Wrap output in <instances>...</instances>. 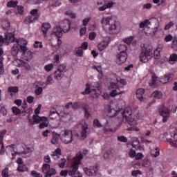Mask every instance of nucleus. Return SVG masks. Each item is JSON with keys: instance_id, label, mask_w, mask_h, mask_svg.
I'll return each mask as SVG.
<instances>
[{"instance_id": "nucleus-1", "label": "nucleus", "mask_w": 177, "mask_h": 177, "mask_svg": "<svg viewBox=\"0 0 177 177\" xmlns=\"http://www.w3.org/2000/svg\"><path fill=\"white\" fill-rule=\"evenodd\" d=\"M100 23L105 32H109V34H117L120 26H118V22L114 20L112 15L102 17Z\"/></svg>"}, {"instance_id": "nucleus-2", "label": "nucleus", "mask_w": 177, "mask_h": 177, "mask_svg": "<svg viewBox=\"0 0 177 177\" xmlns=\"http://www.w3.org/2000/svg\"><path fill=\"white\" fill-rule=\"evenodd\" d=\"M84 158V156L81 151H79L75 157L72 159L71 166V170L68 171L69 176L72 177H83L82 173L78 171V168H80V164H81V160Z\"/></svg>"}, {"instance_id": "nucleus-3", "label": "nucleus", "mask_w": 177, "mask_h": 177, "mask_svg": "<svg viewBox=\"0 0 177 177\" xmlns=\"http://www.w3.org/2000/svg\"><path fill=\"white\" fill-rule=\"evenodd\" d=\"M122 115L123 121H126L131 127H136L138 125V120L142 118V113H139L134 118H132V109H131V107H126L122 113Z\"/></svg>"}, {"instance_id": "nucleus-4", "label": "nucleus", "mask_w": 177, "mask_h": 177, "mask_svg": "<svg viewBox=\"0 0 177 177\" xmlns=\"http://www.w3.org/2000/svg\"><path fill=\"white\" fill-rule=\"evenodd\" d=\"M109 89L111 90L110 95L112 97H115L118 95H122L124 93V86H118L115 83H110Z\"/></svg>"}, {"instance_id": "nucleus-5", "label": "nucleus", "mask_w": 177, "mask_h": 177, "mask_svg": "<svg viewBox=\"0 0 177 177\" xmlns=\"http://www.w3.org/2000/svg\"><path fill=\"white\" fill-rule=\"evenodd\" d=\"M5 40L7 41V42H15V44H18L19 45V48L21 50V46H27V40L25 39H16L15 38V35L12 34L6 35Z\"/></svg>"}, {"instance_id": "nucleus-6", "label": "nucleus", "mask_w": 177, "mask_h": 177, "mask_svg": "<svg viewBox=\"0 0 177 177\" xmlns=\"http://www.w3.org/2000/svg\"><path fill=\"white\" fill-rule=\"evenodd\" d=\"M61 140L65 145L73 143V131L71 130H64L61 133Z\"/></svg>"}, {"instance_id": "nucleus-7", "label": "nucleus", "mask_w": 177, "mask_h": 177, "mask_svg": "<svg viewBox=\"0 0 177 177\" xmlns=\"http://www.w3.org/2000/svg\"><path fill=\"white\" fill-rule=\"evenodd\" d=\"M152 58L153 52L147 48L142 49L139 55L140 62L142 63H147V62H149V60H151Z\"/></svg>"}, {"instance_id": "nucleus-8", "label": "nucleus", "mask_w": 177, "mask_h": 177, "mask_svg": "<svg viewBox=\"0 0 177 177\" xmlns=\"http://www.w3.org/2000/svg\"><path fill=\"white\" fill-rule=\"evenodd\" d=\"M81 131H80V135L77 133L76 137L77 139H80V140H84L86 139V136L88 135V131L89 129V126L88 125V123L86 122H84L83 123H81Z\"/></svg>"}, {"instance_id": "nucleus-9", "label": "nucleus", "mask_w": 177, "mask_h": 177, "mask_svg": "<svg viewBox=\"0 0 177 177\" xmlns=\"http://www.w3.org/2000/svg\"><path fill=\"white\" fill-rule=\"evenodd\" d=\"M104 111L108 117L113 118V117L118 115L120 109H115L111 105L107 104L104 106Z\"/></svg>"}, {"instance_id": "nucleus-10", "label": "nucleus", "mask_w": 177, "mask_h": 177, "mask_svg": "<svg viewBox=\"0 0 177 177\" xmlns=\"http://www.w3.org/2000/svg\"><path fill=\"white\" fill-rule=\"evenodd\" d=\"M84 172L88 176H96L97 171H99V165H94L88 167L83 168Z\"/></svg>"}, {"instance_id": "nucleus-11", "label": "nucleus", "mask_w": 177, "mask_h": 177, "mask_svg": "<svg viewBox=\"0 0 177 177\" xmlns=\"http://www.w3.org/2000/svg\"><path fill=\"white\" fill-rule=\"evenodd\" d=\"M6 153L7 156H9L11 160H15V158H16V155L19 154L15 145L7 146L6 148Z\"/></svg>"}, {"instance_id": "nucleus-12", "label": "nucleus", "mask_w": 177, "mask_h": 177, "mask_svg": "<svg viewBox=\"0 0 177 177\" xmlns=\"http://www.w3.org/2000/svg\"><path fill=\"white\" fill-rule=\"evenodd\" d=\"M44 174H46V177H52L53 175H56V169L54 168L50 169L49 164H44L42 167Z\"/></svg>"}, {"instance_id": "nucleus-13", "label": "nucleus", "mask_w": 177, "mask_h": 177, "mask_svg": "<svg viewBox=\"0 0 177 177\" xmlns=\"http://www.w3.org/2000/svg\"><path fill=\"white\" fill-rule=\"evenodd\" d=\"M21 52H23V56H24V59H25V60H31V59H32V57H34V53L28 50V48H27V46H21Z\"/></svg>"}, {"instance_id": "nucleus-14", "label": "nucleus", "mask_w": 177, "mask_h": 177, "mask_svg": "<svg viewBox=\"0 0 177 177\" xmlns=\"http://www.w3.org/2000/svg\"><path fill=\"white\" fill-rule=\"evenodd\" d=\"M28 120L30 125L39 124L41 121H48V118H46V117H39L38 115H33L32 118H28Z\"/></svg>"}, {"instance_id": "nucleus-15", "label": "nucleus", "mask_w": 177, "mask_h": 177, "mask_svg": "<svg viewBox=\"0 0 177 177\" xmlns=\"http://www.w3.org/2000/svg\"><path fill=\"white\" fill-rule=\"evenodd\" d=\"M159 113L160 115L162 117L163 122H167V121L169 120V111H168V108L165 106H162L159 109Z\"/></svg>"}, {"instance_id": "nucleus-16", "label": "nucleus", "mask_w": 177, "mask_h": 177, "mask_svg": "<svg viewBox=\"0 0 177 177\" xmlns=\"http://www.w3.org/2000/svg\"><path fill=\"white\" fill-rule=\"evenodd\" d=\"M109 44L110 40L106 37H104L102 41L97 44V49L100 50V52H103V50H106Z\"/></svg>"}, {"instance_id": "nucleus-17", "label": "nucleus", "mask_w": 177, "mask_h": 177, "mask_svg": "<svg viewBox=\"0 0 177 177\" xmlns=\"http://www.w3.org/2000/svg\"><path fill=\"white\" fill-rule=\"evenodd\" d=\"M6 130L3 129L0 131V154L1 156H3L5 154V146L3 145V138L5 135H6Z\"/></svg>"}, {"instance_id": "nucleus-18", "label": "nucleus", "mask_w": 177, "mask_h": 177, "mask_svg": "<svg viewBox=\"0 0 177 177\" xmlns=\"http://www.w3.org/2000/svg\"><path fill=\"white\" fill-rule=\"evenodd\" d=\"M128 55H127V53H120L116 56V63L117 64H122V63H125L127 62V58Z\"/></svg>"}, {"instance_id": "nucleus-19", "label": "nucleus", "mask_w": 177, "mask_h": 177, "mask_svg": "<svg viewBox=\"0 0 177 177\" xmlns=\"http://www.w3.org/2000/svg\"><path fill=\"white\" fill-rule=\"evenodd\" d=\"M32 153L31 148L28 147H24L21 148V151L18 152L19 156H25V157H30Z\"/></svg>"}, {"instance_id": "nucleus-20", "label": "nucleus", "mask_w": 177, "mask_h": 177, "mask_svg": "<svg viewBox=\"0 0 177 177\" xmlns=\"http://www.w3.org/2000/svg\"><path fill=\"white\" fill-rule=\"evenodd\" d=\"M63 32H68L71 28V21L65 19L61 25Z\"/></svg>"}, {"instance_id": "nucleus-21", "label": "nucleus", "mask_w": 177, "mask_h": 177, "mask_svg": "<svg viewBox=\"0 0 177 177\" xmlns=\"http://www.w3.org/2000/svg\"><path fill=\"white\" fill-rule=\"evenodd\" d=\"M51 35L57 37V38H62L63 36V29L60 26H57L53 29Z\"/></svg>"}, {"instance_id": "nucleus-22", "label": "nucleus", "mask_w": 177, "mask_h": 177, "mask_svg": "<svg viewBox=\"0 0 177 177\" xmlns=\"http://www.w3.org/2000/svg\"><path fill=\"white\" fill-rule=\"evenodd\" d=\"M58 117H63V112H57L56 109H53L50 111L49 118H51V120H56Z\"/></svg>"}, {"instance_id": "nucleus-23", "label": "nucleus", "mask_w": 177, "mask_h": 177, "mask_svg": "<svg viewBox=\"0 0 177 177\" xmlns=\"http://www.w3.org/2000/svg\"><path fill=\"white\" fill-rule=\"evenodd\" d=\"M114 5H115V3L111 1L109 3H107L106 4H104L100 7H98V10L100 12H104V10H106V9H110L111 8H113V6H114Z\"/></svg>"}, {"instance_id": "nucleus-24", "label": "nucleus", "mask_w": 177, "mask_h": 177, "mask_svg": "<svg viewBox=\"0 0 177 177\" xmlns=\"http://www.w3.org/2000/svg\"><path fill=\"white\" fill-rule=\"evenodd\" d=\"M172 77H174V75L168 74L160 78V84H167V82H171V81L173 80Z\"/></svg>"}, {"instance_id": "nucleus-25", "label": "nucleus", "mask_w": 177, "mask_h": 177, "mask_svg": "<svg viewBox=\"0 0 177 177\" xmlns=\"http://www.w3.org/2000/svg\"><path fill=\"white\" fill-rule=\"evenodd\" d=\"M162 49H164V46L159 45L158 47L154 50L153 52V56L155 59H160L161 57V52L162 51Z\"/></svg>"}, {"instance_id": "nucleus-26", "label": "nucleus", "mask_w": 177, "mask_h": 177, "mask_svg": "<svg viewBox=\"0 0 177 177\" xmlns=\"http://www.w3.org/2000/svg\"><path fill=\"white\" fill-rule=\"evenodd\" d=\"M20 44L15 43L12 48L11 53L12 56H17L19 55V52H20Z\"/></svg>"}, {"instance_id": "nucleus-27", "label": "nucleus", "mask_w": 177, "mask_h": 177, "mask_svg": "<svg viewBox=\"0 0 177 177\" xmlns=\"http://www.w3.org/2000/svg\"><path fill=\"white\" fill-rule=\"evenodd\" d=\"M62 156V149L60 148H57L55 149L54 152L51 154V156L54 160H57L59 158H60V156Z\"/></svg>"}, {"instance_id": "nucleus-28", "label": "nucleus", "mask_w": 177, "mask_h": 177, "mask_svg": "<svg viewBox=\"0 0 177 177\" xmlns=\"http://www.w3.org/2000/svg\"><path fill=\"white\" fill-rule=\"evenodd\" d=\"M60 138V134L53 132V138L50 140L52 145H57L59 143V139Z\"/></svg>"}, {"instance_id": "nucleus-29", "label": "nucleus", "mask_w": 177, "mask_h": 177, "mask_svg": "<svg viewBox=\"0 0 177 177\" xmlns=\"http://www.w3.org/2000/svg\"><path fill=\"white\" fill-rule=\"evenodd\" d=\"M2 55H3V49L0 48V75L3 74V57H2Z\"/></svg>"}, {"instance_id": "nucleus-30", "label": "nucleus", "mask_w": 177, "mask_h": 177, "mask_svg": "<svg viewBox=\"0 0 177 177\" xmlns=\"http://www.w3.org/2000/svg\"><path fill=\"white\" fill-rule=\"evenodd\" d=\"M143 95H145V90L144 88H139L136 91V95L138 99L140 100V102H143V100L145 99L143 97Z\"/></svg>"}, {"instance_id": "nucleus-31", "label": "nucleus", "mask_w": 177, "mask_h": 177, "mask_svg": "<svg viewBox=\"0 0 177 177\" xmlns=\"http://www.w3.org/2000/svg\"><path fill=\"white\" fill-rule=\"evenodd\" d=\"M64 77V73L63 72H61L60 71H55L54 73V78L55 80H57V81H60L62 78Z\"/></svg>"}, {"instance_id": "nucleus-32", "label": "nucleus", "mask_w": 177, "mask_h": 177, "mask_svg": "<svg viewBox=\"0 0 177 177\" xmlns=\"http://www.w3.org/2000/svg\"><path fill=\"white\" fill-rule=\"evenodd\" d=\"M49 28H50V24L46 23L42 24L41 30L44 37H46V32H48V30H49Z\"/></svg>"}, {"instance_id": "nucleus-33", "label": "nucleus", "mask_w": 177, "mask_h": 177, "mask_svg": "<svg viewBox=\"0 0 177 177\" xmlns=\"http://www.w3.org/2000/svg\"><path fill=\"white\" fill-rule=\"evenodd\" d=\"M35 20H38V16L33 17L32 16L26 17L24 21L25 24H30V23H34Z\"/></svg>"}, {"instance_id": "nucleus-34", "label": "nucleus", "mask_w": 177, "mask_h": 177, "mask_svg": "<svg viewBox=\"0 0 177 177\" xmlns=\"http://www.w3.org/2000/svg\"><path fill=\"white\" fill-rule=\"evenodd\" d=\"M152 97H156V99H162L164 95L160 91H155L152 93Z\"/></svg>"}, {"instance_id": "nucleus-35", "label": "nucleus", "mask_w": 177, "mask_h": 177, "mask_svg": "<svg viewBox=\"0 0 177 177\" xmlns=\"http://www.w3.org/2000/svg\"><path fill=\"white\" fill-rule=\"evenodd\" d=\"M152 82L149 83V86H151L152 85H160V78H158L157 76L153 75L151 77Z\"/></svg>"}, {"instance_id": "nucleus-36", "label": "nucleus", "mask_w": 177, "mask_h": 177, "mask_svg": "<svg viewBox=\"0 0 177 177\" xmlns=\"http://www.w3.org/2000/svg\"><path fill=\"white\" fill-rule=\"evenodd\" d=\"M151 156L154 158H157L160 156V148L156 147L154 149L151 150Z\"/></svg>"}, {"instance_id": "nucleus-37", "label": "nucleus", "mask_w": 177, "mask_h": 177, "mask_svg": "<svg viewBox=\"0 0 177 177\" xmlns=\"http://www.w3.org/2000/svg\"><path fill=\"white\" fill-rule=\"evenodd\" d=\"M175 62H177V54L173 53L169 58V63L170 64H174Z\"/></svg>"}, {"instance_id": "nucleus-38", "label": "nucleus", "mask_w": 177, "mask_h": 177, "mask_svg": "<svg viewBox=\"0 0 177 177\" xmlns=\"http://www.w3.org/2000/svg\"><path fill=\"white\" fill-rule=\"evenodd\" d=\"M55 68V65L53 64H48L44 66V70L46 73H50L52 70Z\"/></svg>"}, {"instance_id": "nucleus-39", "label": "nucleus", "mask_w": 177, "mask_h": 177, "mask_svg": "<svg viewBox=\"0 0 177 177\" xmlns=\"http://www.w3.org/2000/svg\"><path fill=\"white\" fill-rule=\"evenodd\" d=\"M118 49L120 53H127V51L128 50V47H127L125 44H120L118 46Z\"/></svg>"}, {"instance_id": "nucleus-40", "label": "nucleus", "mask_w": 177, "mask_h": 177, "mask_svg": "<svg viewBox=\"0 0 177 177\" xmlns=\"http://www.w3.org/2000/svg\"><path fill=\"white\" fill-rule=\"evenodd\" d=\"M91 93V85L89 84H86V88L84 91L82 92V95H89Z\"/></svg>"}, {"instance_id": "nucleus-41", "label": "nucleus", "mask_w": 177, "mask_h": 177, "mask_svg": "<svg viewBox=\"0 0 177 177\" xmlns=\"http://www.w3.org/2000/svg\"><path fill=\"white\" fill-rule=\"evenodd\" d=\"M66 64H62L59 65L57 70L58 71H61V73H63L64 74L66 73Z\"/></svg>"}, {"instance_id": "nucleus-42", "label": "nucleus", "mask_w": 177, "mask_h": 177, "mask_svg": "<svg viewBox=\"0 0 177 177\" xmlns=\"http://www.w3.org/2000/svg\"><path fill=\"white\" fill-rule=\"evenodd\" d=\"M19 1H11L7 3L8 8H16L17 6Z\"/></svg>"}, {"instance_id": "nucleus-43", "label": "nucleus", "mask_w": 177, "mask_h": 177, "mask_svg": "<svg viewBox=\"0 0 177 177\" xmlns=\"http://www.w3.org/2000/svg\"><path fill=\"white\" fill-rule=\"evenodd\" d=\"M17 171L19 172H24L27 171V166H26V165H19L17 167Z\"/></svg>"}, {"instance_id": "nucleus-44", "label": "nucleus", "mask_w": 177, "mask_h": 177, "mask_svg": "<svg viewBox=\"0 0 177 177\" xmlns=\"http://www.w3.org/2000/svg\"><path fill=\"white\" fill-rule=\"evenodd\" d=\"M24 62V61L21 60V59H17L14 61V64L17 66V67H22L23 66V63Z\"/></svg>"}, {"instance_id": "nucleus-45", "label": "nucleus", "mask_w": 177, "mask_h": 177, "mask_svg": "<svg viewBox=\"0 0 177 177\" xmlns=\"http://www.w3.org/2000/svg\"><path fill=\"white\" fill-rule=\"evenodd\" d=\"M30 15H32V17H37V20L39 19V14H38V9H33L30 11Z\"/></svg>"}, {"instance_id": "nucleus-46", "label": "nucleus", "mask_w": 177, "mask_h": 177, "mask_svg": "<svg viewBox=\"0 0 177 177\" xmlns=\"http://www.w3.org/2000/svg\"><path fill=\"white\" fill-rule=\"evenodd\" d=\"M171 48L174 49V50H177V37H173Z\"/></svg>"}, {"instance_id": "nucleus-47", "label": "nucleus", "mask_w": 177, "mask_h": 177, "mask_svg": "<svg viewBox=\"0 0 177 177\" xmlns=\"http://www.w3.org/2000/svg\"><path fill=\"white\" fill-rule=\"evenodd\" d=\"M83 110L84 111V117L86 118L91 117V113H89V112L88 111L89 110V108H88V106H83Z\"/></svg>"}, {"instance_id": "nucleus-48", "label": "nucleus", "mask_w": 177, "mask_h": 177, "mask_svg": "<svg viewBox=\"0 0 177 177\" xmlns=\"http://www.w3.org/2000/svg\"><path fill=\"white\" fill-rule=\"evenodd\" d=\"M8 92L12 93H17L19 92V87L17 86H10L8 88Z\"/></svg>"}, {"instance_id": "nucleus-49", "label": "nucleus", "mask_w": 177, "mask_h": 177, "mask_svg": "<svg viewBox=\"0 0 177 177\" xmlns=\"http://www.w3.org/2000/svg\"><path fill=\"white\" fill-rule=\"evenodd\" d=\"M93 127L94 128H102V123H100V121H99L98 119H95L93 120Z\"/></svg>"}, {"instance_id": "nucleus-50", "label": "nucleus", "mask_w": 177, "mask_h": 177, "mask_svg": "<svg viewBox=\"0 0 177 177\" xmlns=\"http://www.w3.org/2000/svg\"><path fill=\"white\" fill-rule=\"evenodd\" d=\"M116 85H118V86H120V85H127V80H124V79H120V80H117V83H115Z\"/></svg>"}, {"instance_id": "nucleus-51", "label": "nucleus", "mask_w": 177, "mask_h": 177, "mask_svg": "<svg viewBox=\"0 0 177 177\" xmlns=\"http://www.w3.org/2000/svg\"><path fill=\"white\" fill-rule=\"evenodd\" d=\"M91 20H92V17H88L86 18H84L82 20V24L84 27H86V26H88V23H89V21H91Z\"/></svg>"}, {"instance_id": "nucleus-52", "label": "nucleus", "mask_w": 177, "mask_h": 177, "mask_svg": "<svg viewBox=\"0 0 177 177\" xmlns=\"http://www.w3.org/2000/svg\"><path fill=\"white\" fill-rule=\"evenodd\" d=\"M76 55L77 56H80V57H82V56H84V50L82 49V48L79 47L76 50Z\"/></svg>"}, {"instance_id": "nucleus-53", "label": "nucleus", "mask_w": 177, "mask_h": 177, "mask_svg": "<svg viewBox=\"0 0 177 177\" xmlns=\"http://www.w3.org/2000/svg\"><path fill=\"white\" fill-rule=\"evenodd\" d=\"M118 142H122L123 143H127L128 142V138H127V137L125 136H118L117 138Z\"/></svg>"}, {"instance_id": "nucleus-54", "label": "nucleus", "mask_w": 177, "mask_h": 177, "mask_svg": "<svg viewBox=\"0 0 177 177\" xmlns=\"http://www.w3.org/2000/svg\"><path fill=\"white\" fill-rule=\"evenodd\" d=\"M12 111L14 114H15V115H17L18 114H20V113H21V111H20V109L17 108V106H13L12 108Z\"/></svg>"}, {"instance_id": "nucleus-55", "label": "nucleus", "mask_w": 177, "mask_h": 177, "mask_svg": "<svg viewBox=\"0 0 177 177\" xmlns=\"http://www.w3.org/2000/svg\"><path fill=\"white\" fill-rule=\"evenodd\" d=\"M65 15H66V16H69V17H71V19H75L77 17V16L75 15V13H74L71 11H66L65 12Z\"/></svg>"}, {"instance_id": "nucleus-56", "label": "nucleus", "mask_w": 177, "mask_h": 177, "mask_svg": "<svg viewBox=\"0 0 177 177\" xmlns=\"http://www.w3.org/2000/svg\"><path fill=\"white\" fill-rule=\"evenodd\" d=\"M46 84V85H52V84H53V77H52L51 75L47 77Z\"/></svg>"}, {"instance_id": "nucleus-57", "label": "nucleus", "mask_w": 177, "mask_h": 177, "mask_svg": "<svg viewBox=\"0 0 177 177\" xmlns=\"http://www.w3.org/2000/svg\"><path fill=\"white\" fill-rule=\"evenodd\" d=\"M132 41H133V37L132 36L124 39V42H125V44H127V45L131 44Z\"/></svg>"}, {"instance_id": "nucleus-58", "label": "nucleus", "mask_w": 177, "mask_h": 177, "mask_svg": "<svg viewBox=\"0 0 177 177\" xmlns=\"http://www.w3.org/2000/svg\"><path fill=\"white\" fill-rule=\"evenodd\" d=\"M111 151H106L104 154V160H109L111 157Z\"/></svg>"}, {"instance_id": "nucleus-59", "label": "nucleus", "mask_w": 177, "mask_h": 177, "mask_svg": "<svg viewBox=\"0 0 177 177\" xmlns=\"http://www.w3.org/2000/svg\"><path fill=\"white\" fill-rule=\"evenodd\" d=\"M2 176L3 177H8L9 176V169L8 167H6L2 171Z\"/></svg>"}, {"instance_id": "nucleus-60", "label": "nucleus", "mask_w": 177, "mask_h": 177, "mask_svg": "<svg viewBox=\"0 0 177 177\" xmlns=\"http://www.w3.org/2000/svg\"><path fill=\"white\" fill-rule=\"evenodd\" d=\"M66 162L67 160H66V158H62L58 164L59 168H63L66 165Z\"/></svg>"}, {"instance_id": "nucleus-61", "label": "nucleus", "mask_w": 177, "mask_h": 177, "mask_svg": "<svg viewBox=\"0 0 177 177\" xmlns=\"http://www.w3.org/2000/svg\"><path fill=\"white\" fill-rule=\"evenodd\" d=\"M168 142H169V143H170L171 146H173V147H176V149H177V140H174L169 138L168 140Z\"/></svg>"}, {"instance_id": "nucleus-62", "label": "nucleus", "mask_w": 177, "mask_h": 177, "mask_svg": "<svg viewBox=\"0 0 177 177\" xmlns=\"http://www.w3.org/2000/svg\"><path fill=\"white\" fill-rule=\"evenodd\" d=\"M31 176L33 177H42V175L41 174V173L37 172L35 170H33L31 171Z\"/></svg>"}, {"instance_id": "nucleus-63", "label": "nucleus", "mask_w": 177, "mask_h": 177, "mask_svg": "<svg viewBox=\"0 0 177 177\" xmlns=\"http://www.w3.org/2000/svg\"><path fill=\"white\" fill-rule=\"evenodd\" d=\"M170 136L174 139H177V129H175L173 131H170Z\"/></svg>"}, {"instance_id": "nucleus-64", "label": "nucleus", "mask_w": 177, "mask_h": 177, "mask_svg": "<svg viewBox=\"0 0 177 177\" xmlns=\"http://www.w3.org/2000/svg\"><path fill=\"white\" fill-rule=\"evenodd\" d=\"M132 176L138 177V175H142V172L140 170H133L131 172Z\"/></svg>"}]
</instances>
